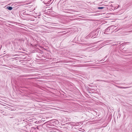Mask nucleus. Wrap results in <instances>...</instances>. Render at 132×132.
<instances>
[{"label":"nucleus","mask_w":132,"mask_h":132,"mask_svg":"<svg viewBox=\"0 0 132 132\" xmlns=\"http://www.w3.org/2000/svg\"><path fill=\"white\" fill-rule=\"evenodd\" d=\"M113 26H111L108 27L105 30L104 33L105 34H109L112 33L113 31L112 29H113Z\"/></svg>","instance_id":"1"},{"label":"nucleus","mask_w":132,"mask_h":132,"mask_svg":"<svg viewBox=\"0 0 132 132\" xmlns=\"http://www.w3.org/2000/svg\"><path fill=\"white\" fill-rule=\"evenodd\" d=\"M98 30V29H97L95 31L92 32L89 35H88V36L89 37L90 36H91V38H92L95 35L96 36H97L96 33V31H97Z\"/></svg>","instance_id":"2"},{"label":"nucleus","mask_w":132,"mask_h":132,"mask_svg":"<svg viewBox=\"0 0 132 132\" xmlns=\"http://www.w3.org/2000/svg\"><path fill=\"white\" fill-rule=\"evenodd\" d=\"M106 9H107L108 10L110 11H112V10H115V8L114 7L111 6H110L108 7H106Z\"/></svg>","instance_id":"3"},{"label":"nucleus","mask_w":132,"mask_h":132,"mask_svg":"<svg viewBox=\"0 0 132 132\" xmlns=\"http://www.w3.org/2000/svg\"><path fill=\"white\" fill-rule=\"evenodd\" d=\"M98 9H103V10H105L106 9V7H98Z\"/></svg>","instance_id":"4"},{"label":"nucleus","mask_w":132,"mask_h":132,"mask_svg":"<svg viewBox=\"0 0 132 132\" xmlns=\"http://www.w3.org/2000/svg\"><path fill=\"white\" fill-rule=\"evenodd\" d=\"M7 9L9 10H11L13 9V7L11 6H8L6 7Z\"/></svg>","instance_id":"5"},{"label":"nucleus","mask_w":132,"mask_h":132,"mask_svg":"<svg viewBox=\"0 0 132 132\" xmlns=\"http://www.w3.org/2000/svg\"><path fill=\"white\" fill-rule=\"evenodd\" d=\"M130 87H120V86L118 87H119L120 88H123V89L127 88H128Z\"/></svg>","instance_id":"6"},{"label":"nucleus","mask_w":132,"mask_h":132,"mask_svg":"<svg viewBox=\"0 0 132 132\" xmlns=\"http://www.w3.org/2000/svg\"><path fill=\"white\" fill-rule=\"evenodd\" d=\"M42 1H43V2L44 3V4H46V3H45V2L44 1H43V0H41Z\"/></svg>","instance_id":"7"},{"label":"nucleus","mask_w":132,"mask_h":132,"mask_svg":"<svg viewBox=\"0 0 132 132\" xmlns=\"http://www.w3.org/2000/svg\"><path fill=\"white\" fill-rule=\"evenodd\" d=\"M12 117H10L9 118H14V117H13V116H12Z\"/></svg>","instance_id":"8"},{"label":"nucleus","mask_w":132,"mask_h":132,"mask_svg":"<svg viewBox=\"0 0 132 132\" xmlns=\"http://www.w3.org/2000/svg\"><path fill=\"white\" fill-rule=\"evenodd\" d=\"M37 129H39V127H38V126H37Z\"/></svg>","instance_id":"9"},{"label":"nucleus","mask_w":132,"mask_h":132,"mask_svg":"<svg viewBox=\"0 0 132 132\" xmlns=\"http://www.w3.org/2000/svg\"><path fill=\"white\" fill-rule=\"evenodd\" d=\"M100 31V30H98L97 31V32L99 33Z\"/></svg>","instance_id":"10"},{"label":"nucleus","mask_w":132,"mask_h":132,"mask_svg":"<svg viewBox=\"0 0 132 132\" xmlns=\"http://www.w3.org/2000/svg\"><path fill=\"white\" fill-rule=\"evenodd\" d=\"M2 45H1V48H0V49H1L2 47Z\"/></svg>","instance_id":"11"},{"label":"nucleus","mask_w":132,"mask_h":132,"mask_svg":"<svg viewBox=\"0 0 132 132\" xmlns=\"http://www.w3.org/2000/svg\"><path fill=\"white\" fill-rule=\"evenodd\" d=\"M17 119H16V120H17ZM13 120H16V119H14Z\"/></svg>","instance_id":"12"},{"label":"nucleus","mask_w":132,"mask_h":132,"mask_svg":"<svg viewBox=\"0 0 132 132\" xmlns=\"http://www.w3.org/2000/svg\"><path fill=\"white\" fill-rule=\"evenodd\" d=\"M49 2V1H48V2ZM49 3H48V4H49Z\"/></svg>","instance_id":"13"},{"label":"nucleus","mask_w":132,"mask_h":132,"mask_svg":"<svg viewBox=\"0 0 132 132\" xmlns=\"http://www.w3.org/2000/svg\"><path fill=\"white\" fill-rule=\"evenodd\" d=\"M95 37H94L93 38H94Z\"/></svg>","instance_id":"14"},{"label":"nucleus","mask_w":132,"mask_h":132,"mask_svg":"<svg viewBox=\"0 0 132 132\" xmlns=\"http://www.w3.org/2000/svg\"><path fill=\"white\" fill-rule=\"evenodd\" d=\"M50 1H51V0H50Z\"/></svg>","instance_id":"15"}]
</instances>
